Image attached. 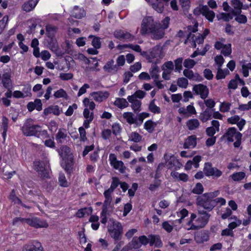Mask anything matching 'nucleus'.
Returning <instances> with one entry per match:
<instances>
[{"instance_id": "4c0bfd02", "label": "nucleus", "mask_w": 251, "mask_h": 251, "mask_svg": "<svg viewBox=\"0 0 251 251\" xmlns=\"http://www.w3.org/2000/svg\"><path fill=\"white\" fill-rule=\"evenodd\" d=\"M151 57L152 58H157V60L162 58V50L159 48H154L151 52Z\"/></svg>"}, {"instance_id": "a211bd4d", "label": "nucleus", "mask_w": 251, "mask_h": 251, "mask_svg": "<svg viewBox=\"0 0 251 251\" xmlns=\"http://www.w3.org/2000/svg\"><path fill=\"white\" fill-rule=\"evenodd\" d=\"M149 33L151 34V37L152 39L159 40L163 37L164 31V29L158 24Z\"/></svg>"}, {"instance_id": "f03ea898", "label": "nucleus", "mask_w": 251, "mask_h": 251, "mask_svg": "<svg viewBox=\"0 0 251 251\" xmlns=\"http://www.w3.org/2000/svg\"><path fill=\"white\" fill-rule=\"evenodd\" d=\"M58 152L62 158L61 166L67 172L70 173L74 166L73 155L70 149L66 146H63L60 148Z\"/></svg>"}, {"instance_id": "1a4fd4ad", "label": "nucleus", "mask_w": 251, "mask_h": 251, "mask_svg": "<svg viewBox=\"0 0 251 251\" xmlns=\"http://www.w3.org/2000/svg\"><path fill=\"white\" fill-rule=\"evenodd\" d=\"M226 40L224 38H220L215 43L214 47L217 50H221V52L224 56H229L231 53V45L230 44H225Z\"/></svg>"}, {"instance_id": "c85d7f7f", "label": "nucleus", "mask_w": 251, "mask_h": 251, "mask_svg": "<svg viewBox=\"0 0 251 251\" xmlns=\"http://www.w3.org/2000/svg\"><path fill=\"white\" fill-rule=\"evenodd\" d=\"M86 13L84 10L77 6H74L71 12V15L73 17L78 19L84 17Z\"/></svg>"}, {"instance_id": "0e129e2a", "label": "nucleus", "mask_w": 251, "mask_h": 251, "mask_svg": "<svg viewBox=\"0 0 251 251\" xmlns=\"http://www.w3.org/2000/svg\"><path fill=\"white\" fill-rule=\"evenodd\" d=\"M183 58L179 57L175 60V69L176 71H180L182 69V63Z\"/></svg>"}, {"instance_id": "e2e57ef3", "label": "nucleus", "mask_w": 251, "mask_h": 251, "mask_svg": "<svg viewBox=\"0 0 251 251\" xmlns=\"http://www.w3.org/2000/svg\"><path fill=\"white\" fill-rule=\"evenodd\" d=\"M231 104L228 102H223L220 106V110L222 112H228L230 108Z\"/></svg>"}, {"instance_id": "7ed1b4c3", "label": "nucleus", "mask_w": 251, "mask_h": 251, "mask_svg": "<svg viewBox=\"0 0 251 251\" xmlns=\"http://www.w3.org/2000/svg\"><path fill=\"white\" fill-rule=\"evenodd\" d=\"M242 134L237 131L236 128L232 127L228 128L226 132L223 135L222 138L226 140L228 142H233L234 140V147L238 148L241 143Z\"/></svg>"}, {"instance_id": "9b49d317", "label": "nucleus", "mask_w": 251, "mask_h": 251, "mask_svg": "<svg viewBox=\"0 0 251 251\" xmlns=\"http://www.w3.org/2000/svg\"><path fill=\"white\" fill-rule=\"evenodd\" d=\"M121 182L118 178L115 177L112 178L110 187L109 189L104 191L103 195L105 197L106 203L110 204L112 201L111 194L114 190L120 184Z\"/></svg>"}, {"instance_id": "4468645a", "label": "nucleus", "mask_w": 251, "mask_h": 251, "mask_svg": "<svg viewBox=\"0 0 251 251\" xmlns=\"http://www.w3.org/2000/svg\"><path fill=\"white\" fill-rule=\"evenodd\" d=\"M193 91L198 95H200L202 99H205L208 96L209 89L207 87L202 84H199L193 86Z\"/></svg>"}, {"instance_id": "4be33fe9", "label": "nucleus", "mask_w": 251, "mask_h": 251, "mask_svg": "<svg viewBox=\"0 0 251 251\" xmlns=\"http://www.w3.org/2000/svg\"><path fill=\"white\" fill-rule=\"evenodd\" d=\"M231 11L234 15H237L242 12L243 3L240 0H231L230 1Z\"/></svg>"}, {"instance_id": "ea45409f", "label": "nucleus", "mask_w": 251, "mask_h": 251, "mask_svg": "<svg viewBox=\"0 0 251 251\" xmlns=\"http://www.w3.org/2000/svg\"><path fill=\"white\" fill-rule=\"evenodd\" d=\"M229 72L227 69L223 70L221 67H218L217 73L216 75L217 79L225 78L226 76L229 74Z\"/></svg>"}, {"instance_id": "bb28decb", "label": "nucleus", "mask_w": 251, "mask_h": 251, "mask_svg": "<svg viewBox=\"0 0 251 251\" xmlns=\"http://www.w3.org/2000/svg\"><path fill=\"white\" fill-rule=\"evenodd\" d=\"M123 117L129 124H135L136 125L138 126L137 118L134 116V114L132 112H125L123 114Z\"/></svg>"}, {"instance_id": "338daca9", "label": "nucleus", "mask_w": 251, "mask_h": 251, "mask_svg": "<svg viewBox=\"0 0 251 251\" xmlns=\"http://www.w3.org/2000/svg\"><path fill=\"white\" fill-rule=\"evenodd\" d=\"M242 224V221L236 218V221L230 223L228 225V227L233 230V229L239 226Z\"/></svg>"}, {"instance_id": "69168bd1", "label": "nucleus", "mask_w": 251, "mask_h": 251, "mask_svg": "<svg viewBox=\"0 0 251 251\" xmlns=\"http://www.w3.org/2000/svg\"><path fill=\"white\" fill-rule=\"evenodd\" d=\"M84 232L85 229L83 228L81 231H79L78 232L80 243L85 244L87 242V238L85 235Z\"/></svg>"}, {"instance_id": "f257e3e1", "label": "nucleus", "mask_w": 251, "mask_h": 251, "mask_svg": "<svg viewBox=\"0 0 251 251\" xmlns=\"http://www.w3.org/2000/svg\"><path fill=\"white\" fill-rule=\"evenodd\" d=\"M211 215L204 210H199L198 214L192 213L184 226L187 230H197L204 228L208 223Z\"/></svg>"}, {"instance_id": "2eb2a0df", "label": "nucleus", "mask_w": 251, "mask_h": 251, "mask_svg": "<svg viewBox=\"0 0 251 251\" xmlns=\"http://www.w3.org/2000/svg\"><path fill=\"white\" fill-rule=\"evenodd\" d=\"M210 233L208 230H203L195 234L194 240L198 244H202L209 239Z\"/></svg>"}, {"instance_id": "c756f323", "label": "nucleus", "mask_w": 251, "mask_h": 251, "mask_svg": "<svg viewBox=\"0 0 251 251\" xmlns=\"http://www.w3.org/2000/svg\"><path fill=\"white\" fill-rule=\"evenodd\" d=\"M171 176L176 181L186 182L188 180V176L185 173L180 174L177 172L173 171L171 173Z\"/></svg>"}, {"instance_id": "6e6d98bb", "label": "nucleus", "mask_w": 251, "mask_h": 251, "mask_svg": "<svg viewBox=\"0 0 251 251\" xmlns=\"http://www.w3.org/2000/svg\"><path fill=\"white\" fill-rule=\"evenodd\" d=\"M196 64V62L193 59L188 58L184 60L183 62L184 66L187 69H191Z\"/></svg>"}, {"instance_id": "39448f33", "label": "nucleus", "mask_w": 251, "mask_h": 251, "mask_svg": "<svg viewBox=\"0 0 251 251\" xmlns=\"http://www.w3.org/2000/svg\"><path fill=\"white\" fill-rule=\"evenodd\" d=\"M20 221L22 223H26L29 226L35 228H46L48 226V223L43 220L35 217L31 219H22L20 218H16L13 220V223L15 225L17 223Z\"/></svg>"}, {"instance_id": "f8f14e48", "label": "nucleus", "mask_w": 251, "mask_h": 251, "mask_svg": "<svg viewBox=\"0 0 251 251\" xmlns=\"http://www.w3.org/2000/svg\"><path fill=\"white\" fill-rule=\"evenodd\" d=\"M38 129L39 126L32 125L28 122H26L22 128L23 133L26 136H35Z\"/></svg>"}, {"instance_id": "412c9836", "label": "nucleus", "mask_w": 251, "mask_h": 251, "mask_svg": "<svg viewBox=\"0 0 251 251\" xmlns=\"http://www.w3.org/2000/svg\"><path fill=\"white\" fill-rule=\"evenodd\" d=\"M114 36L120 40H127L128 41H132L134 39V37L129 33L122 30H118L114 32Z\"/></svg>"}, {"instance_id": "774afa93", "label": "nucleus", "mask_w": 251, "mask_h": 251, "mask_svg": "<svg viewBox=\"0 0 251 251\" xmlns=\"http://www.w3.org/2000/svg\"><path fill=\"white\" fill-rule=\"evenodd\" d=\"M188 211L185 208L180 209L176 212L177 216L183 219L188 215Z\"/></svg>"}, {"instance_id": "0eeeda50", "label": "nucleus", "mask_w": 251, "mask_h": 251, "mask_svg": "<svg viewBox=\"0 0 251 251\" xmlns=\"http://www.w3.org/2000/svg\"><path fill=\"white\" fill-rule=\"evenodd\" d=\"M157 24V23L154 21L152 17L148 16L144 18L141 24L140 33L142 35L149 34V32L154 28Z\"/></svg>"}, {"instance_id": "a19ab883", "label": "nucleus", "mask_w": 251, "mask_h": 251, "mask_svg": "<svg viewBox=\"0 0 251 251\" xmlns=\"http://www.w3.org/2000/svg\"><path fill=\"white\" fill-rule=\"evenodd\" d=\"M156 124L151 120H148L144 124V128L149 133H152L154 130Z\"/></svg>"}, {"instance_id": "a878e982", "label": "nucleus", "mask_w": 251, "mask_h": 251, "mask_svg": "<svg viewBox=\"0 0 251 251\" xmlns=\"http://www.w3.org/2000/svg\"><path fill=\"white\" fill-rule=\"evenodd\" d=\"M41 243L34 241L32 243L25 246L23 251H43Z\"/></svg>"}, {"instance_id": "6e6552de", "label": "nucleus", "mask_w": 251, "mask_h": 251, "mask_svg": "<svg viewBox=\"0 0 251 251\" xmlns=\"http://www.w3.org/2000/svg\"><path fill=\"white\" fill-rule=\"evenodd\" d=\"M203 172L206 176H212L213 178H218L221 176L223 172L216 167H213L211 163L207 162L204 164Z\"/></svg>"}, {"instance_id": "5701e85b", "label": "nucleus", "mask_w": 251, "mask_h": 251, "mask_svg": "<svg viewBox=\"0 0 251 251\" xmlns=\"http://www.w3.org/2000/svg\"><path fill=\"white\" fill-rule=\"evenodd\" d=\"M201 12L210 22H212L215 17V13L209 9L206 5H204L201 8Z\"/></svg>"}, {"instance_id": "37998d69", "label": "nucleus", "mask_w": 251, "mask_h": 251, "mask_svg": "<svg viewBox=\"0 0 251 251\" xmlns=\"http://www.w3.org/2000/svg\"><path fill=\"white\" fill-rule=\"evenodd\" d=\"M129 141L135 143L139 142L142 140V136L137 132H132L128 136Z\"/></svg>"}, {"instance_id": "2f4dec72", "label": "nucleus", "mask_w": 251, "mask_h": 251, "mask_svg": "<svg viewBox=\"0 0 251 251\" xmlns=\"http://www.w3.org/2000/svg\"><path fill=\"white\" fill-rule=\"evenodd\" d=\"M186 125L189 130H193L197 129L199 127L200 123L197 119H192L186 122Z\"/></svg>"}, {"instance_id": "e433bc0d", "label": "nucleus", "mask_w": 251, "mask_h": 251, "mask_svg": "<svg viewBox=\"0 0 251 251\" xmlns=\"http://www.w3.org/2000/svg\"><path fill=\"white\" fill-rule=\"evenodd\" d=\"M67 136L65 129H59L56 136V139L58 143H62L66 139Z\"/></svg>"}, {"instance_id": "09e8293b", "label": "nucleus", "mask_w": 251, "mask_h": 251, "mask_svg": "<svg viewBox=\"0 0 251 251\" xmlns=\"http://www.w3.org/2000/svg\"><path fill=\"white\" fill-rule=\"evenodd\" d=\"M89 38H93L92 41V45L95 49H100L101 47L100 38L93 35H90Z\"/></svg>"}, {"instance_id": "864d4df0", "label": "nucleus", "mask_w": 251, "mask_h": 251, "mask_svg": "<svg viewBox=\"0 0 251 251\" xmlns=\"http://www.w3.org/2000/svg\"><path fill=\"white\" fill-rule=\"evenodd\" d=\"M149 108L150 110L154 113H159L160 112V108L157 106L155 104L154 101L152 100L149 106Z\"/></svg>"}, {"instance_id": "9d476101", "label": "nucleus", "mask_w": 251, "mask_h": 251, "mask_svg": "<svg viewBox=\"0 0 251 251\" xmlns=\"http://www.w3.org/2000/svg\"><path fill=\"white\" fill-rule=\"evenodd\" d=\"M197 203L203 207L205 209L212 210L216 205V201L211 200L208 198L205 195L203 194L199 197L197 199Z\"/></svg>"}, {"instance_id": "393cba45", "label": "nucleus", "mask_w": 251, "mask_h": 251, "mask_svg": "<svg viewBox=\"0 0 251 251\" xmlns=\"http://www.w3.org/2000/svg\"><path fill=\"white\" fill-rule=\"evenodd\" d=\"M38 0H28L25 2L22 6V9L26 12L33 10L38 2Z\"/></svg>"}, {"instance_id": "ddd939ff", "label": "nucleus", "mask_w": 251, "mask_h": 251, "mask_svg": "<svg viewBox=\"0 0 251 251\" xmlns=\"http://www.w3.org/2000/svg\"><path fill=\"white\" fill-rule=\"evenodd\" d=\"M109 160L111 166L120 172L123 173L125 171L126 168L124 163L122 161L118 160L115 154L111 153L109 154Z\"/></svg>"}, {"instance_id": "473e14b6", "label": "nucleus", "mask_w": 251, "mask_h": 251, "mask_svg": "<svg viewBox=\"0 0 251 251\" xmlns=\"http://www.w3.org/2000/svg\"><path fill=\"white\" fill-rule=\"evenodd\" d=\"M1 82L3 86L8 89L12 86V82L10 79V75L8 73H5L2 75Z\"/></svg>"}, {"instance_id": "603ef678", "label": "nucleus", "mask_w": 251, "mask_h": 251, "mask_svg": "<svg viewBox=\"0 0 251 251\" xmlns=\"http://www.w3.org/2000/svg\"><path fill=\"white\" fill-rule=\"evenodd\" d=\"M53 96L55 98H67L68 97L67 93L63 89H60L59 90L56 91L54 93Z\"/></svg>"}, {"instance_id": "f3484780", "label": "nucleus", "mask_w": 251, "mask_h": 251, "mask_svg": "<svg viewBox=\"0 0 251 251\" xmlns=\"http://www.w3.org/2000/svg\"><path fill=\"white\" fill-rule=\"evenodd\" d=\"M103 69L105 72L112 75L116 74L119 70V68L115 64L113 59L108 60L103 66Z\"/></svg>"}, {"instance_id": "79ce46f5", "label": "nucleus", "mask_w": 251, "mask_h": 251, "mask_svg": "<svg viewBox=\"0 0 251 251\" xmlns=\"http://www.w3.org/2000/svg\"><path fill=\"white\" fill-rule=\"evenodd\" d=\"M83 103L85 107V108H88L89 110H93L96 106V104L93 101L89 99L85 98L83 100Z\"/></svg>"}, {"instance_id": "680f3d73", "label": "nucleus", "mask_w": 251, "mask_h": 251, "mask_svg": "<svg viewBox=\"0 0 251 251\" xmlns=\"http://www.w3.org/2000/svg\"><path fill=\"white\" fill-rule=\"evenodd\" d=\"M141 102L140 100L135 101L131 104V107L135 113H138L141 111Z\"/></svg>"}, {"instance_id": "de8ad7c7", "label": "nucleus", "mask_w": 251, "mask_h": 251, "mask_svg": "<svg viewBox=\"0 0 251 251\" xmlns=\"http://www.w3.org/2000/svg\"><path fill=\"white\" fill-rule=\"evenodd\" d=\"M245 176V173L243 172H237L233 174L231 176V178L235 181H240L242 180Z\"/></svg>"}, {"instance_id": "20e7f679", "label": "nucleus", "mask_w": 251, "mask_h": 251, "mask_svg": "<svg viewBox=\"0 0 251 251\" xmlns=\"http://www.w3.org/2000/svg\"><path fill=\"white\" fill-rule=\"evenodd\" d=\"M108 231L112 238L118 240L121 238L123 227L120 222L110 219L108 225Z\"/></svg>"}, {"instance_id": "cd10ccee", "label": "nucleus", "mask_w": 251, "mask_h": 251, "mask_svg": "<svg viewBox=\"0 0 251 251\" xmlns=\"http://www.w3.org/2000/svg\"><path fill=\"white\" fill-rule=\"evenodd\" d=\"M187 39L188 40H192L194 42V47H196V43L198 44H202L204 39L200 33H197L196 34L190 33Z\"/></svg>"}, {"instance_id": "bf43d9fd", "label": "nucleus", "mask_w": 251, "mask_h": 251, "mask_svg": "<svg viewBox=\"0 0 251 251\" xmlns=\"http://www.w3.org/2000/svg\"><path fill=\"white\" fill-rule=\"evenodd\" d=\"M222 18L225 21H229L233 19V17L235 16L233 13H232V11L230 10L229 13H221Z\"/></svg>"}, {"instance_id": "f704fd0d", "label": "nucleus", "mask_w": 251, "mask_h": 251, "mask_svg": "<svg viewBox=\"0 0 251 251\" xmlns=\"http://www.w3.org/2000/svg\"><path fill=\"white\" fill-rule=\"evenodd\" d=\"M52 113L55 115L58 116L60 113L59 107L57 105H53L49 106L45 108L44 110V114L45 115H48Z\"/></svg>"}, {"instance_id": "58836bf2", "label": "nucleus", "mask_w": 251, "mask_h": 251, "mask_svg": "<svg viewBox=\"0 0 251 251\" xmlns=\"http://www.w3.org/2000/svg\"><path fill=\"white\" fill-rule=\"evenodd\" d=\"M110 204H107L104 201L103 205L102 206V211L101 212V223L105 224L107 222L106 214L107 212V208Z\"/></svg>"}, {"instance_id": "13d9d810", "label": "nucleus", "mask_w": 251, "mask_h": 251, "mask_svg": "<svg viewBox=\"0 0 251 251\" xmlns=\"http://www.w3.org/2000/svg\"><path fill=\"white\" fill-rule=\"evenodd\" d=\"M131 245L132 248L135 249H139L142 246L140 243V241L137 237H134L133 238L131 242Z\"/></svg>"}, {"instance_id": "5fc2aeb1", "label": "nucleus", "mask_w": 251, "mask_h": 251, "mask_svg": "<svg viewBox=\"0 0 251 251\" xmlns=\"http://www.w3.org/2000/svg\"><path fill=\"white\" fill-rule=\"evenodd\" d=\"M59 183L61 186L67 187L68 186V182L66 179V177L64 174L60 173L59 174Z\"/></svg>"}, {"instance_id": "7c9ffc66", "label": "nucleus", "mask_w": 251, "mask_h": 251, "mask_svg": "<svg viewBox=\"0 0 251 251\" xmlns=\"http://www.w3.org/2000/svg\"><path fill=\"white\" fill-rule=\"evenodd\" d=\"M197 138L195 135L189 136L185 140L184 144V148H194L197 145Z\"/></svg>"}, {"instance_id": "dca6fc26", "label": "nucleus", "mask_w": 251, "mask_h": 251, "mask_svg": "<svg viewBox=\"0 0 251 251\" xmlns=\"http://www.w3.org/2000/svg\"><path fill=\"white\" fill-rule=\"evenodd\" d=\"M109 93L106 91L94 92L90 94L93 99L97 102H101L106 100L109 97Z\"/></svg>"}, {"instance_id": "423d86ee", "label": "nucleus", "mask_w": 251, "mask_h": 251, "mask_svg": "<svg viewBox=\"0 0 251 251\" xmlns=\"http://www.w3.org/2000/svg\"><path fill=\"white\" fill-rule=\"evenodd\" d=\"M34 169L40 177L46 178L50 177L49 165L47 161H36L33 163Z\"/></svg>"}, {"instance_id": "aec40b11", "label": "nucleus", "mask_w": 251, "mask_h": 251, "mask_svg": "<svg viewBox=\"0 0 251 251\" xmlns=\"http://www.w3.org/2000/svg\"><path fill=\"white\" fill-rule=\"evenodd\" d=\"M156 12L159 13L164 10V4L161 0H145Z\"/></svg>"}, {"instance_id": "49530a36", "label": "nucleus", "mask_w": 251, "mask_h": 251, "mask_svg": "<svg viewBox=\"0 0 251 251\" xmlns=\"http://www.w3.org/2000/svg\"><path fill=\"white\" fill-rule=\"evenodd\" d=\"M92 212V210L90 208H84L78 210L76 215L78 218H82L86 214L88 215L89 213Z\"/></svg>"}, {"instance_id": "6ab92c4d", "label": "nucleus", "mask_w": 251, "mask_h": 251, "mask_svg": "<svg viewBox=\"0 0 251 251\" xmlns=\"http://www.w3.org/2000/svg\"><path fill=\"white\" fill-rule=\"evenodd\" d=\"M183 75L190 79L196 81H201L202 77L199 74H194L193 71L189 69H184L183 72Z\"/></svg>"}, {"instance_id": "4d7b16f0", "label": "nucleus", "mask_w": 251, "mask_h": 251, "mask_svg": "<svg viewBox=\"0 0 251 251\" xmlns=\"http://www.w3.org/2000/svg\"><path fill=\"white\" fill-rule=\"evenodd\" d=\"M177 84L179 87L186 88L188 85V81L185 77H181L178 79Z\"/></svg>"}, {"instance_id": "3c124183", "label": "nucleus", "mask_w": 251, "mask_h": 251, "mask_svg": "<svg viewBox=\"0 0 251 251\" xmlns=\"http://www.w3.org/2000/svg\"><path fill=\"white\" fill-rule=\"evenodd\" d=\"M203 192V187L201 183H197L192 190V192L195 194H201Z\"/></svg>"}, {"instance_id": "052dcab7", "label": "nucleus", "mask_w": 251, "mask_h": 251, "mask_svg": "<svg viewBox=\"0 0 251 251\" xmlns=\"http://www.w3.org/2000/svg\"><path fill=\"white\" fill-rule=\"evenodd\" d=\"M235 16V20L240 24H245L247 22V17L244 15L240 13Z\"/></svg>"}, {"instance_id": "c9c22d12", "label": "nucleus", "mask_w": 251, "mask_h": 251, "mask_svg": "<svg viewBox=\"0 0 251 251\" xmlns=\"http://www.w3.org/2000/svg\"><path fill=\"white\" fill-rule=\"evenodd\" d=\"M114 104L120 109H123L128 106V103L125 99L117 98Z\"/></svg>"}, {"instance_id": "b1692460", "label": "nucleus", "mask_w": 251, "mask_h": 251, "mask_svg": "<svg viewBox=\"0 0 251 251\" xmlns=\"http://www.w3.org/2000/svg\"><path fill=\"white\" fill-rule=\"evenodd\" d=\"M83 115L85 119L83 122V126L85 128H88L89 127L90 123L94 119V114L92 112H90L89 109L84 108Z\"/></svg>"}, {"instance_id": "a18cd8bd", "label": "nucleus", "mask_w": 251, "mask_h": 251, "mask_svg": "<svg viewBox=\"0 0 251 251\" xmlns=\"http://www.w3.org/2000/svg\"><path fill=\"white\" fill-rule=\"evenodd\" d=\"M9 198L11 202H13L14 204H19V203H21V200L16 196L14 189H13L11 191L9 195Z\"/></svg>"}, {"instance_id": "72a5a7b5", "label": "nucleus", "mask_w": 251, "mask_h": 251, "mask_svg": "<svg viewBox=\"0 0 251 251\" xmlns=\"http://www.w3.org/2000/svg\"><path fill=\"white\" fill-rule=\"evenodd\" d=\"M160 69L159 68L156 64H152L150 69V74L151 77L152 79H158L159 77Z\"/></svg>"}, {"instance_id": "c03bdc74", "label": "nucleus", "mask_w": 251, "mask_h": 251, "mask_svg": "<svg viewBox=\"0 0 251 251\" xmlns=\"http://www.w3.org/2000/svg\"><path fill=\"white\" fill-rule=\"evenodd\" d=\"M211 117V114L210 110L208 109H206L204 111L201 113L200 116V119L202 122H206Z\"/></svg>"}, {"instance_id": "8fccbe9b", "label": "nucleus", "mask_w": 251, "mask_h": 251, "mask_svg": "<svg viewBox=\"0 0 251 251\" xmlns=\"http://www.w3.org/2000/svg\"><path fill=\"white\" fill-rule=\"evenodd\" d=\"M57 30V27L51 25H47L46 26V31L48 36L50 37H52Z\"/></svg>"}]
</instances>
